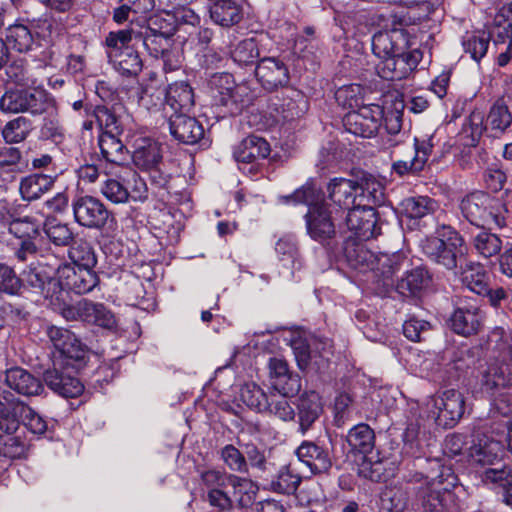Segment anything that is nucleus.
Wrapping results in <instances>:
<instances>
[{"mask_svg": "<svg viewBox=\"0 0 512 512\" xmlns=\"http://www.w3.org/2000/svg\"><path fill=\"white\" fill-rule=\"evenodd\" d=\"M475 251L484 258L497 255L502 248V240L494 233L482 230L472 239Z\"/></svg>", "mask_w": 512, "mask_h": 512, "instance_id": "obj_53", "label": "nucleus"}, {"mask_svg": "<svg viewBox=\"0 0 512 512\" xmlns=\"http://www.w3.org/2000/svg\"><path fill=\"white\" fill-rule=\"evenodd\" d=\"M279 200L285 204H305L308 211L305 215L308 235L315 241L323 243L335 235V226L330 212L312 180L307 181L293 194L281 196Z\"/></svg>", "mask_w": 512, "mask_h": 512, "instance_id": "obj_2", "label": "nucleus"}, {"mask_svg": "<svg viewBox=\"0 0 512 512\" xmlns=\"http://www.w3.org/2000/svg\"><path fill=\"white\" fill-rule=\"evenodd\" d=\"M31 131V121L26 117L19 116L5 124L2 136L8 144L20 143L29 136Z\"/></svg>", "mask_w": 512, "mask_h": 512, "instance_id": "obj_54", "label": "nucleus"}, {"mask_svg": "<svg viewBox=\"0 0 512 512\" xmlns=\"http://www.w3.org/2000/svg\"><path fill=\"white\" fill-rule=\"evenodd\" d=\"M503 454L500 441L482 436L474 440L468 449L469 461L481 466L494 465Z\"/></svg>", "mask_w": 512, "mask_h": 512, "instance_id": "obj_30", "label": "nucleus"}, {"mask_svg": "<svg viewBox=\"0 0 512 512\" xmlns=\"http://www.w3.org/2000/svg\"><path fill=\"white\" fill-rule=\"evenodd\" d=\"M163 100H165V91L153 84L142 87L138 95L139 105L149 111L164 107Z\"/></svg>", "mask_w": 512, "mask_h": 512, "instance_id": "obj_63", "label": "nucleus"}, {"mask_svg": "<svg viewBox=\"0 0 512 512\" xmlns=\"http://www.w3.org/2000/svg\"><path fill=\"white\" fill-rule=\"evenodd\" d=\"M195 0H170V9L167 16L174 19L177 24H188L195 26L199 24L200 17L191 7Z\"/></svg>", "mask_w": 512, "mask_h": 512, "instance_id": "obj_52", "label": "nucleus"}, {"mask_svg": "<svg viewBox=\"0 0 512 512\" xmlns=\"http://www.w3.org/2000/svg\"><path fill=\"white\" fill-rule=\"evenodd\" d=\"M382 120L383 109L377 104H369L349 111L343 123L347 132L355 136L371 138L378 132Z\"/></svg>", "mask_w": 512, "mask_h": 512, "instance_id": "obj_15", "label": "nucleus"}, {"mask_svg": "<svg viewBox=\"0 0 512 512\" xmlns=\"http://www.w3.org/2000/svg\"><path fill=\"white\" fill-rule=\"evenodd\" d=\"M500 206V208H487L484 212L483 224H479V227H487L488 229L502 228L506 226V220L508 216V209L505 202L496 197L491 196V206Z\"/></svg>", "mask_w": 512, "mask_h": 512, "instance_id": "obj_60", "label": "nucleus"}, {"mask_svg": "<svg viewBox=\"0 0 512 512\" xmlns=\"http://www.w3.org/2000/svg\"><path fill=\"white\" fill-rule=\"evenodd\" d=\"M495 44L507 43L506 50L501 52L497 58L499 66L503 67L511 59L512 50V4L504 5L496 13L493 20V27L490 32Z\"/></svg>", "mask_w": 512, "mask_h": 512, "instance_id": "obj_20", "label": "nucleus"}, {"mask_svg": "<svg viewBox=\"0 0 512 512\" xmlns=\"http://www.w3.org/2000/svg\"><path fill=\"white\" fill-rule=\"evenodd\" d=\"M269 398L257 384L245 383L239 390V399L249 408L264 412L269 408Z\"/></svg>", "mask_w": 512, "mask_h": 512, "instance_id": "obj_51", "label": "nucleus"}, {"mask_svg": "<svg viewBox=\"0 0 512 512\" xmlns=\"http://www.w3.org/2000/svg\"><path fill=\"white\" fill-rule=\"evenodd\" d=\"M159 18L156 17L152 19L148 26H141L139 24L133 23V19H131V25L128 29H133L136 37V43L142 44L151 56L155 58H159L161 54H163L171 45L172 39L175 32V27L173 24L168 23L165 27H156L158 26Z\"/></svg>", "mask_w": 512, "mask_h": 512, "instance_id": "obj_12", "label": "nucleus"}, {"mask_svg": "<svg viewBox=\"0 0 512 512\" xmlns=\"http://www.w3.org/2000/svg\"><path fill=\"white\" fill-rule=\"evenodd\" d=\"M117 127L105 130L99 137V148L103 158L117 167H122L127 158V150L122 142L113 134Z\"/></svg>", "mask_w": 512, "mask_h": 512, "instance_id": "obj_37", "label": "nucleus"}, {"mask_svg": "<svg viewBox=\"0 0 512 512\" xmlns=\"http://www.w3.org/2000/svg\"><path fill=\"white\" fill-rule=\"evenodd\" d=\"M72 210L76 223L89 229H103L111 213L104 203L93 196H78L72 201Z\"/></svg>", "mask_w": 512, "mask_h": 512, "instance_id": "obj_16", "label": "nucleus"}, {"mask_svg": "<svg viewBox=\"0 0 512 512\" xmlns=\"http://www.w3.org/2000/svg\"><path fill=\"white\" fill-rule=\"evenodd\" d=\"M269 379L273 389L284 395H294L301 388L298 375L292 374L287 362L280 357H271L268 362Z\"/></svg>", "mask_w": 512, "mask_h": 512, "instance_id": "obj_21", "label": "nucleus"}, {"mask_svg": "<svg viewBox=\"0 0 512 512\" xmlns=\"http://www.w3.org/2000/svg\"><path fill=\"white\" fill-rule=\"evenodd\" d=\"M244 0H215L209 3L211 20L222 27L238 24L243 18Z\"/></svg>", "mask_w": 512, "mask_h": 512, "instance_id": "obj_29", "label": "nucleus"}, {"mask_svg": "<svg viewBox=\"0 0 512 512\" xmlns=\"http://www.w3.org/2000/svg\"><path fill=\"white\" fill-rule=\"evenodd\" d=\"M270 151V145L264 138L250 135L236 147L234 157L239 163H255L268 157Z\"/></svg>", "mask_w": 512, "mask_h": 512, "instance_id": "obj_33", "label": "nucleus"}, {"mask_svg": "<svg viewBox=\"0 0 512 512\" xmlns=\"http://www.w3.org/2000/svg\"><path fill=\"white\" fill-rule=\"evenodd\" d=\"M255 75L267 90L285 86L289 82L287 66L279 59L267 57L260 60L255 68Z\"/></svg>", "mask_w": 512, "mask_h": 512, "instance_id": "obj_22", "label": "nucleus"}, {"mask_svg": "<svg viewBox=\"0 0 512 512\" xmlns=\"http://www.w3.org/2000/svg\"><path fill=\"white\" fill-rule=\"evenodd\" d=\"M401 207L407 217L419 219L436 212L439 204L428 196H413L405 198Z\"/></svg>", "mask_w": 512, "mask_h": 512, "instance_id": "obj_47", "label": "nucleus"}, {"mask_svg": "<svg viewBox=\"0 0 512 512\" xmlns=\"http://www.w3.org/2000/svg\"><path fill=\"white\" fill-rule=\"evenodd\" d=\"M169 128L172 136L185 144H195L204 136L203 126L194 118L183 114L169 115Z\"/></svg>", "mask_w": 512, "mask_h": 512, "instance_id": "obj_25", "label": "nucleus"}, {"mask_svg": "<svg viewBox=\"0 0 512 512\" xmlns=\"http://www.w3.org/2000/svg\"><path fill=\"white\" fill-rule=\"evenodd\" d=\"M346 225L359 241L369 240L380 233L377 227L376 213L372 206L365 203L356 204L348 209Z\"/></svg>", "mask_w": 512, "mask_h": 512, "instance_id": "obj_17", "label": "nucleus"}, {"mask_svg": "<svg viewBox=\"0 0 512 512\" xmlns=\"http://www.w3.org/2000/svg\"><path fill=\"white\" fill-rule=\"evenodd\" d=\"M490 35L485 32L477 34H466L462 40V46L465 53L479 62L487 53L489 47Z\"/></svg>", "mask_w": 512, "mask_h": 512, "instance_id": "obj_56", "label": "nucleus"}, {"mask_svg": "<svg viewBox=\"0 0 512 512\" xmlns=\"http://www.w3.org/2000/svg\"><path fill=\"white\" fill-rule=\"evenodd\" d=\"M420 247L424 255L431 261L452 270L457 267L459 257L464 255V240L449 225H441L434 236L421 240Z\"/></svg>", "mask_w": 512, "mask_h": 512, "instance_id": "obj_4", "label": "nucleus"}, {"mask_svg": "<svg viewBox=\"0 0 512 512\" xmlns=\"http://www.w3.org/2000/svg\"><path fill=\"white\" fill-rule=\"evenodd\" d=\"M303 102V96L298 90L288 89L286 91V98L282 103L276 104V111L279 114L277 121H291L299 117L303 113V108L300 104Z\"/></svg>", "mask_w": 512, "mask_h": 512, "instance_id": "obj_49", "label": "nucleus"}, {"mask_svg": "<svg viewBox=\"0 0 512 512\" xmlns=\"http://www.w3.org/2000/svg\"><path fill=\"white\" fill-rule=\"evenodd\" d=\"M115 177L108 176L100 189L101 194L110 202L115 204L125 203L130 199L129 188L122 182L125 180V174L120 168V172L114 173Z\"/></svg>", "mask_w": 512, "mask_h": 512, "instance_id": "obj_44", "label": "nucleus"}, {"mask_svg": "<svg viewBox=\"0 0 512 512\" xmlns=\"http://www.w3.org/2000/svg\"><path fill=\"white\" fill-rule=\"evenodd\" d=\"M44 381L53 392L65 398H75L84 391L83 383L68 369H48L44 373Z\"/></svg>", "mask_w": 512, "mask_h": 512, "instance_id": "obj_23", "label": "nucleus"}, {"mask_svg": "<svg viewBox=\"0 0 512 512\" xmlns=\"http://www.w3.org/2000/svg\"><path fill=\"white\" fill-rule=\"evenodd\" d=\"M395 463L389 459H378L373 461L365 458L359 467V474L374 482L387 481L394 476Z\"/></svg>", "mask_w": 512, "mask_h": 512, "instance_id": "obj_43", "label": "nucleus"}, {"mask_svg": "<svg viewBox=\"0 0 512 512\" xmlns=\"http://www.w3.org/2000/svg\"><path fill=\"white\" fill-rule=\"evenodd\" d=\"M460 279L463 285L473 293L477 295L488 293L489 275L481 264L467 262L461 268Z\"/></svg>", "mask_w": 512, "mask_h": 512, "instance_id": "obj_39", "label": "nucleus"}, {"mask_svg": "<svg viewBox=\"0 0 512 512\" xmlns=\"http://www.w3.org/2000/svg\"><path fill=\"white\" fill-rule=\"evenodd\" d=\"M16 420L18 426L22 422L28 430L37 435L44 434L48 429L47 422L29 406L21 401V408L17 407Z\"/></svg>", "mask_w": 512, "mask_h": 512, "instance_id": "obj_58", "label": "nucleus"}, {"mask_svg": "<svg viewBox=\"0 0 512 512\" xmlns=\"http://www.w3.org/2000/svg\"><path fill=\"white\" fill-rule=\"evenodd\" d=\"M430 277L424 268H415L408 272L396 284V290L403 296H413L428 286Z\"/></svg>", "mask_w": 512, "mask_h": 512, "instance_id": "obj_46", "label": "nucleus"}, {"mask_svg": "<svg viewBox=\"0 0 512 512\" xmlns=\"http://www.w3.org/2000/svg\"><path fill=\"white\" fill-rule=\"evenodd\" d=\"M57 275L61 287L67 293L69 298V291L76 294H85L93 290L98 283V277L92 269L83 267H73L71 265H64L58 268Z\"/></svg>", "mask_w": 512, "mask_h": 512, "instance_id": "obj_18", "label": "nucleus"}, {"mask_svg": "<svg viewBox=\"0 0 512 512\" xmlns=\"http://www.w3.org/2000/svg\"><path fill=\"white\" fill-rule=\"evenodd\" d=\"M275 251L282 267L281 274L285 278H294L295 273L303 266L295 237L286 235L280 238L275 245Z\"/></svg>", "mask_w": 512, "mask_h": 512, "instance_id": "obj_24", "label": "nucleus"}, {"mask_svg": "<svg viewBox=\"0 0 512 512\" xmlns=\"http://www.w3.org/2000/svg\"><path fill=\"white\" fill-rule=\"evenodd\" d=\"M346 440L353 452L367 454L374 448L375 435L367 424H358L349 430Z\"/></svg>", "mask_w": 512, "mask_h": 512, "instance_id": "obj_45", "label": "nucleus"}, {"mask_svg": "<svg viewBox=\"0 0 512 512\" xmlns=\"http://www.w3.org/2000/svg\"><path fill=\"white\" fill-rule=\"evenodd\" d=\"M26 112L33 115L47 113L54 116L57 112L55 99L44 89L35 87L25 90Z\"/></svg>", "mask_w": 512, "mask_h": 512, "instance_id": "obj_42", "label": "nucleus"}, {"mask_svg": "<svg viewBox=\"0 0 512 512\" xmlns=\"http://www.w3.org/2000/svg\"><path fill=\"white\" fill-rule=\"evenodd\" d=\"M132 160L136 167L149 172L150 178L159 186L167 183V176L164 175L159 165L162 160L159 144L148 137H139L134 140Z\"/></svg>", "mask_w": 512, "mask_h": 512, "instance_id": "obj_13", "label": "nucleus"}, {"mask_svg": "<svg viewBox=\"0 0 512 512\" xmlns=\"http://www.w3.org/2000/svg\"><path fill=\"white\" fill-rule=\"evenodd\" d=\"M6 45L23 53L28 52L34 44V36L31 29L22 23L10 25L6 31Z\"/></svg>", "mask_w": 512, "mask_h": 512, "instance_id": "obj_48", "label": "nucleus"}, {"mask_svg": "<svg viewBox=\"0 0 512 512\" xmlns=\"http://www.w3.org/2000/svg\"><path fill=\"white\" fill-rule=\"evenodd\" d=\"M464 409L463 395L457 390L449 389L430 397L425 403L424 415L420 414L419 417L433 419L437 425L451 428L461 419Z\"/></svg>", "mask_w": 512, "mask_h": 512, "instance_id": "obj_8", "label": "nucleus"}, {"mask_svg": "<svg viewBox=\"0 0 512 512\" xmlns=\"http://www.w3.org/2000/svg\"><path fill=\"white\" fill-rule=\"evenodd\" d=\"M46 334L53 347L62 356L75 361L84 360L87 353L86 346L70 330L49 326L46 329Z\"/></svg>", "mask_w": 512, "mask_h": 512, "instance_id": "obj_19", "label": "nucleus"}, {"mask_svg": "<svg viewBox=\"0 0 512 512\" xmlns=\"http://www.w3.org/2000/svg\"><path fill=\"white\" fill-rule=\"evenodd\" d=\"M55 180L56 176L39 173L24 177L19 186L22 198L26 201L39 199L52 189Z\"/></svg>", "mask_w": 512, "mask_h": 512, "instance_id": "obj_36", "label": "nucleus"}, {"mask_svg": "<svg viewBox=\"0 0 512 512\" xmlns=\"http://www.w3.org/2000/svg\"><path fill=\"white\" fill-rule=\"evenodd\" d=\"M493 209L491 206V196L484 192H473L465 196L460 202V210L463 217L472 225L479 227L483 224L485 209ZM494 208H500L496 205Z\"/></svg>", "mask_w": 512, "mask_h": 512, "instance_id": "obj_32", "label": "nucleus"}, {"mask_svg": "<svg viewBox=\"0 0 512 512\" xmlns=\"http://www.w3.org/2000/svg\"><path fill=\"white\" fill-rule=\"evenodd\" d=\"M361 193L358 195V204L365 203L368 206L382 205L385 202V186L382 180L367 174L358 184Z\"/></svg>", "mask_w": 512, "mask_h": 512, "instance_id": "obj_41", "label": "nucleus"}, {"mask_svg": "<svg viewBox=\"0 0 512 512\" xmlns=\"http://www.w3.org/2000/svg\"><path fill=\"white\" fill-rule=\"evenodd\" d=\"M8 229L15 237L28 239L39 233L40 223L31 216H24L12 220Z\"/></svg>", "mask_w": 512, "mask_h": 512, "instance_id": "obj_64", "label": "nucleus"}, {"mask_svg": "<svg viewBox=\"0 0 512 512\" xmlns=\"http://www.w3.org/2000/svg\"><path fill=\"white\" fill-rule=\"evenodd\" d=\"M136 37L133 29H122L110 32L105 39L107 56L122 75L136 76L142 70Z\"/></svg>", "mask_w": 512, "mask_h": 512, "instance_id": "obj_5", "label": "nucleus"}, {"mask_svg": "<svg viewBox=\"0 0 512 512\" xmlns=\"http://www.w3.org/2000/svg\"><path fill=\"white\" fill-rule=\"evenodd\" d=\"M482 321V311L475 306H470L456 309L451 316L450 324L455 333L468 336L478 331Z\"/></svg>", "mask_w": 512, "mask_h": 512, "instance_id": "obj_34", "label": "nucleus"}, {"mask_svg": "<svg viewBox=\"0 0 512 512\" xmlns=\"http://www.w3.org/2000/svg\"><path fill=\"white\" fill-rule=\"evenodd\" d=\"M358 183L352 179L335 177L327 185L330 200L339 208L348 210L358 202Z\"/></svg>", "mask_w": 512, "mask_h": 512, "instance_id": "obj_31", "label": "nucleus"}, {"mask_svg": "<svg viewBox=\"0 0 512 512\" xmlns=\"http://www.w3.org/2000/svg\"><path fill=\"white\" fill-rule=\"evenodd\" d=\"M486 131L484 124V115L480 111H473L463 124L460 137L463 139V145L468 147L476 146L483 132Z\"/></svg>", "mask_w": 512, "mask_h": 512, "instance_id": "obj_50", "label": "nucleus"}, {"mask_svg": "<svg viewBox=\"0 0 512 512\" xmlns=\"http://www.w3.org/2000/svg\"><path fill=\"white\" fill-rule=\"evenodd\" d=\"M61 315L68 321L80 320L103 329L112 330L117 325L114 313L103 303L81 300L75 304L67 303L61 309Z\"/></svg>", "mask_w": 512, "mask_h": 512, "instance_id": "obj_11", "label": "nucleus"}, {"mask_svg": "<svg viewBox=\"0 0 512 512\" xmlns=\"http://www.w3.org/2000/svg\"><path fill=\"white\" fill-rule=\"evenodd\" d=\"M344 253L349 266L360 272L377 271L383 266L382 274L388 278L394 275L400 266V255H375L357 239L350 236L345 242Z\"/></svg>", "mask_w": 512, "mask_h": 512, "instance_id": "obj_7", "label": "nucleus"}, {"mask_svg": "<svg viewBox=\"0 0 512 512\" xmlns=\"http://www.w3.org/2000/svg\"><path fill=\"white\" fill-rule=\"evenodd\" d=\"M3 398L5 402L0 401V430L15 433L18 430L16 410L17 407L21 408V401L16 398L8 399L6 396Z\"/></svg>", "mask_w": 512, "mask_h": 512, "instance_id": "obj_59", "label": "nucleus"}, {"mask_svg": "<svg viewBox=\"0 0 512 512\" xmlns=\"http://www.w3.org/2000/svg\"><path fill=\"white\" fill-rule=\"evenodd\" d=\"M295 454L311 474L327 472L332 463L328 451L313 442L304 441L296 449Z\"/></svg>", "mask_w": 512, "mask_h": 512, "instance_id": "obj_28", "label": "nucleus"}, {"mask_svg": "<svg viewBox=\"0 0 512 512\" xmlns=\"http://www.w3.org/2000/svg\"><path fill=\"white\" fill-rule=\"evenodd\" d=\"M289 343L301 370L324 368L332 354L331 341L328 339L321 340L316 337L308 339L300 332H293Z\"/></svg>", "mask_w": 512, "mask_h": 512, "instance_id": "obj_9", "label": "nucleus"}, {"mask_svg": "<svg viewBox=\"0 0 512 512\" xmlns=\"http://www.w3.org/2000/svg\"><path fill=\"white\" fill-rule=\"evenodd\" d=\"M4 381L10 389L26 397L37 396L44 391L40 379L20 367L6 370Z\"/></svg>", "mask_w": 512, "mask_h": 512, "instance_id": "obj_26", "label": "nucleus"}, {"mask_svg": "<svg viewBox=\"0 0 512 512\" xmlns=\"http://www.w3.org/2000/svg\"><path fill=\"white\" fill-rule=\"evenodd\" d=\"M227 487L232 488L233 503L240 507H250L256 500L258 486L251 479L229 475Z\"/></svg>", "mask_w": 512, "mask_h": 512, "instance_id": "obj_40", "label": "nucleus"}, {"mask_svg": "<svg viewBox=\"0 0 512 512\" xmlns=\"http://www.w3.org/2000/svg\"><path fill=\"white\" fill-rule=\"evenodd\" d=\"M437 471L426 477V489L423 494L425 512H444L458 505L464 494L462 485L451 467L436 462Z\"/></svg>", "mask_w": 512, "mask_h": 512, "instance_id": "obj_3", "label": "nucleus"}, {"mask_svg": "<svg viewBox=\"0 0 512 512\" xmlns=\"http://www.w3.org/2000/svg\"><path fill=\"white\" fill-rule=\"evenodd\" d=\"M405 18L393 16L392 27L375 33L372 37V50L380 59L377 64L378 75L386 80H401L417 67L421 60V52L417 49L408 50V34L404 26Z\"/></svg>", "mask_w": 512, "mask_h": 512, "instance_id": "obj_1", "label": "nucleus"}, {"mask_svg": "<svg viewBox=\"0 0 512 512\" xmlns=\"http://www.w3.org/2000/svg\"><path fill=\"white\" fill-rule=\"evenodd\" d=\"M512 124V114L508 106L497 100L489 109L486 117V132L491 137H500Z\"/></svg>", "mask_w": 512, "mask_h": 512, "instance_id": "obj_38", "label": "nucleus"}, {"mask_svg": "<svg viewBox=\"0 0 512 512\" xmlns=\"http://www.w3.org/2000/svg\"><path fill=\"white\" fill-rule=\"evenodd\" d=\"M298 419L302 433H305L322 413L321 398L311 391L302 394L298 399Z\"/></svg>", "mask_w": 512, "mask_h": 512, "instance_id": "obj_35", "label": "nucleus"}, {"mask_svg": "<svg viewBox=\"0 0 512 512\" xmlns=\"http://www.w3.org/2000/svg\"><path fill=\"white\" fill-rule=\"evenodd\" d=\"M409 502V493L402 486L386 487L382 492V507L390 512H403Z\"/></svg>", "mask_w": 512, "mask_h": 512, "instance_id": "obj_55", "label": "nucleus"}, {"mask_svg": "<svg viewBox=\"0 0 512 512\" xmlns=\"http://www.w3.org/2000/svg\"><path fill=\"white\" fill-rule=\"evenodd\" d=\"M498 347V355H493L481 372V392L488 396L506 387L512 379V347L508 341L501 342Z\"/></svg>", "mask_w": 512, "mask_h": 512, "instance_id": "obj_10", "label": "nucleus"}, {"mask_svg": "<svg viewBox=\"0 0 512 512\" xmlns=\"http://www.w3.org/2000/svg\"><path fill=\"white\" fill-rule=\"evenodd\" d=\"M25 281L35 293L49 300V304L61 314V309L67 305V293L61 287L59 275L54 277L45 268L39 267L31 269L26 274Z\"/></svg>", "mask_w": 512, "mask_h": 512, "instance_id": "obj_14", "label": "nucleus"}, {"mask_svg": "<svg viewBox=\"0 0 512 512\" xmlns=\"http://www.w3.org/2000/svg\"><path fill=\"white\" fill-rule=\"evenodd\" d=\"M283 393H270L269 408L265 412L273 414L282 421H292L295 419V411L291 406L288 397Z\"/></svg>", "mask_w": 512, "mask_h": 512, "instance_id": "obj_61", "label": "nucleus"}, {"mask_svg": "<svg viewBox=\"0 0 512 512\" xmlns=\"http://www.w3.org/2000/svg\"><path fill=\"white\" fill-rule=\"evenodd\" d=\"M212 105L223 116H235L250 103L248 88L238 85L229 73H220L212 76L210 81Z\"/></svg>", "mask_w": 512, "mask_h": 512, "instance_id": "obj_6", "label": "nucleus"}, {"mask_svg": "<svg viewBox=\"0 0 512 512\" xmlns=\"http://www.w3.org/2000/svg\"><path fill=\"white\" fill-rule=\"evenodd\" d=\"M194 105L192 88L185 82H175L169 85L165 92L164 113L183 114L191 110Z\"/></svg>", "mask_w": 512, "mask_h": 512, "instance_id": "obj_27", "label": "nucleus"}, {"mask_svg": "<svg viewBox=\"0 0 512 512\" xmlns=\"http://www.w3.org/2000/svg\"><path fill=\"white\" fill-rule=\"evenodd\" d=\"M69 257L73 261V267L93 269L97 259L92 246L88 242H80L69 250Z\"/></svg>", "mask_w": 512, "mask_h": 512, "instance_id": "obj_62", "label": "nucleus"}, {"mask_svg": "<svg viewBox=\"0 0 512 512\" xmlns=\"http://www.w3.org/2000/svg\"><path fill=\"white\" fill-rule=\"evenodd\" d=\"M44 232L56 246H68L74 239V234L68 224L56 219H48L44 224Z\"/></svg>", "mask_w": 512, "mask_h": 512, "instance_id": "obj_57", "label": "nucleus"}]
</instances>
